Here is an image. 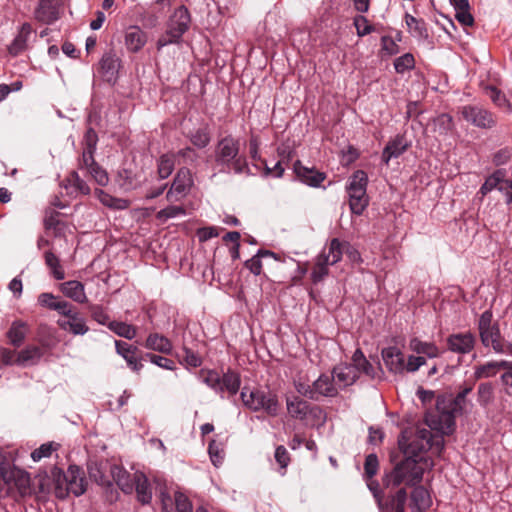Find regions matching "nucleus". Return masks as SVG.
I'll list each match as a JSON object with an SVG mask.
<instances>
[{"mask_svg":"<svg viewBox=\"0 0 512 512\" xmlns=\"http://www.w3.org/2000/svg\"><path fill=\"white\" fill-rule=\"evenodd\" d=\"M434 463L428 456L420 458L405 457L383 478V485L386 489H394L400 485L416 486L423 478L426 470L433 467Z\"/></svg>","mask_w":512,"mask_h":512,"instance_id":"f257e3e1","label":"nucleus"},{"mask_svg":"<svg viewBox=\"0 0 512 512\" xmlns=\"http://www.w3.org/2000/svg\"><path fill=\"white\" fill-rule=\"evenodd\" d=\"M398 444L406 457L420 458L427 456L426 452L432 450L433 454L440 455L444 449L443 436H433L426 428H407L402 431Z\"/></svg>","mask_w":512,"mask_h":512,"instance_id":"f03ea898","label":"nucleus"},{"mask_svg":"<svg viewBox=\"0 0 512 512\" xmlns=\"http://www.w3.org/2000/svg\"><path fill=\"white\" fill-rule=\"evenodd\" d=\"M215 162L222 171L242 174L248 171L246 157L240 154L239 141L231 136L221 139L215 149Z\"/></svg>","mask_w":512,"mask_h":512,"instance_id":"7ed1b4c3","label":"nucleus"},{"mask_svg":"<svg viewBox=\"0 0 512 512\" xmlns=\"http://www.w3.org/2000/svg\"><path fill=\"white\" fill-rule=\"evenodd\" d=\"M55 495L64 499L69 493L81 496L87 489L83 471L76 465H70L66 472H54Z\"/></svg>","mask_w":512,"mask_h":512,"instance_id":"20e7f679","label":"nucleus"},{"mask_svg":"<svg viewBox=\"0 0 512 512\" xmlns=\"http://www.w3.org/2000/svg\"><path fill=\"white\" fill-rule=\"evenodd\" d=\"M240 396L244 406L248 409L254 412L263 410L269 416H277L280 405L276 394L260 389L249 390L244 387Z\"/></svg>","mask_w":512,"mask_h":512,"instance_id":"39448f33","label":"nucleus"},{"mask_svg":"<svg viewBox=\"0 0 512 512\" xmlns=\"http://www.w3.org/2000/svg\"><path fill=\"white\" fill-rule=\"evenodd\" d=\"M368 176L363 170L355 171L348 180L347 192L352 213L361 215L369 203L366 192Z\"/></svg>","mask_w":512,"mask_h":512,"instance_id":"423d86ee","label":"nucleus"},{"mask_svg":"<svg viewBox=\"0 0 512 512\" xmlns=\"http://www.w3.org/2000/svg\"><path fill=\"white\" fill-rule=\"evenodd\" d=\"M367 480V486L373 493L380 512H405V505L407 501V492L405 488H400L395 492V494L388 495L385 498L379 490L378 483L371 479Z\"/></svg>","mask_w":512,"mask_h":512,"instance_id":"0eeeda50","label":"nucleus"},{"mask_svg":"<svg viewBox=\"0 0 512 512\" xmlns=\"http://www.w3.org/2000/svg\"><path fill=\"white\" fill-rule=\"evenodd\" d=\"M478 331L484 347H492L495 352L503 351L501 333L497 322L493 321L490 310L484 311L478 319Z\"/></svg>","mask_w":512,"mask_h":512,"instance_id":"6e6552de","label":"nucleus"},{"mask_svg":"<svg viewBox=\"0 0 512 512\" xmlns=\"http://www.w3.org/2000/svg\"><path fill=\"white\" fill-rule=\"evenodd\" d=\"M190 21L188 9L185 6L178 7L169 19L166 36L158 40V46L164 47L177 42L188 30Z\"/></svg>","mask_w":512,"mask_h":512,"instance_id":"1a4fd4ad","label":"nucleus"},{"mask_svg":"<svg viewBox=\"0 0 512 512\" xmlns=\"http://www.w3.org/2000/svg\"><path fill=\"white\" fill-rule=\"evenodd\" d=\"M443 403H437V411L426 415V423L431 430H435L442 435H449L455 428V413Z\"/></svg>","mask_w":512,"mask_h":512,"instance_id":"9d476101","label":"nucleus"},{"mask_svg":"<svg viewBox=\"0 0 512 512\" xmlns=\"http://www.w3.org/2000/svg\"><path fill=\"white\" fill-rule=\"evenodd\" d=\"M2 482L9 488H15L21 495L29 492L30 476L27 472L10 466L9 463L0 464Z\"/></svg>","mask_w":512,"mask_h":512,"instance_id":"9b49d317","label":"nucleus"},{"mask_svg":"<svg viewBox=\"0 0 512 512\" xmlns=\"http://www.w3.org/2000/svg\"><path fill=\"white\" fill-rule=\"evenodd\" d=\"M193 185L191 172L188 168H181L178 170L173 183L166 194L169 202H178L182 200L190 191Z\"/></svg>","mask_w":512,"mask_h":512,"instance_id":"f8f14e48","label":"nucleus"},{"mask_svg":"<svg viewBox=\"0 0 512 512\" xmlns=\"http://www.w3.org/2000/svg\"><path fill=\"white\" fill-rule=\"evenodd\" d=\"M461 115L467 122L478 128L490 129L496 124L493 114L481 106H464Z\"/></svg>","mask_w":512,"mask_h":512,"instance_id":"ddd939ff","label":"nucleus"},{"mask_svg":"<svg viewBox=\"0 0 512 512\" xmlns=\"http://www.w3.org/2000/svg\"><path fill=\"white\" fill-rule=\"evenodd\" d=\"M162 512H193L192 504L188 497L182 492H175L170 496L167 492H160Z\"/></svg>","mask_w":512,"mask_h":512,"instance_id":"4468645a","label":"nucleus"},{"mask_svg":"<svg viewBox=\"0 0 512 512\" xmlns=\"http://www.w3.org/2000/svg\"><path fill=\"white\" fill-rule=\"evenodd\" d=\"M286 407L288 414L295 419L304 420L309 414L318 416L322 413L318 407H311L307 401L298 396H287Z\"/></svg>","mask_w":512,"mask_h":512,"instance_id":"2eb2a0df","label":"nucleus"},{"mask_svg":"<svg viewBox=\"0 0 512 512\" xmlns=\"http://www.w3.org/2000/svg\"><path fill=\"white\" fill-rule=\"evenodd\" d=\"M381 356L389 372L398 375L405 374V355L398 347L389 346L382 349Z\"/></svg>","mask_w":512,"mask_h":512,"instance_id":"dca6fc26","label":"nucleus"},{"mask_svg":"<svg viewBox=\"0 0 512 512\" xmlns=\"http://www.w3.org/2000/svg\"><path fill=\"white\" fill-rule=\"evenodd\" d=\"M332 374L337 386L340 388H346L353 385L363 372L348 363H341L333 368Z\"/></svg>","mask_w":512,"mask_h":512,"instance_id":"f3484780","label":"nucleus"},{"mask_svg":"<svg viewBox=\"0 0 512 512\" xmlns=\"http://www.w3.org/2000/svg\"><path fill=\"white\" fill-rule=\"evenodd\" d=\"M476 343L475 336L470 333H455L447 338L448 349L457 354L470 353Z\"/></svg>","mask_w":512,"mask_h":512,"instance_id":"a211bd4d","label":"nucleus"},{"mask_svg":"<svg viewBox=\"0 0 512 512\" xmlns=\"http://www.w3.org/2000/svg\"><path fill=\"white\" fill-rule=\"evenodd\" d=\"M120 68V59L110 51L105 53L99 62V73L107 82H115Z\"/></svg>","mask_w":512,"mask_h":512,"instance_id":"6ab92c4d","label":"nucleus"},{"mask_svg":"<svg viewBox=\"0 0 512 512\" xmlns=\"http://www.w3.org/2000/svg\"><path fill=\"white\" fill-rule=\"evenodd\" d=\"M115 349L117 354L124 358L131 370L139 372L143 368L140 359L137 357L138 348L136 346L124 341L116 340Z\"/></svg>","mask_w":512,"mask_h":512,"instance_id":"aec40b11","label":"nucleus"},{"mask_svg":"<svg viewBox=\"0 0 512 512\" xmlns=\"http://www.w3.org/2000/svg\"><path fill=\"white\" fill-rule=\"evenodd\" d=\"M338 393L337 384L335 379L332 376L321 374L314 382H313V395H315L314 400H318L319 397H334Z\"/></svg>","mask_w":512,"mask_h":512,"instance_id":"412c9836","label":"nucleus"},{"mask_svg":"<svg viewBox=\"0 0 512 512\" xmlns=\"http://www.w3.org/2000/svg\"><path fill=\"white\" fill-rule=\"evenodd\" d=\"M409 143L403 135H397L394 139L390 140L382 152V160L388 165L389 161L393 158L401 156L408 148Z\"/></svg>","mask_w":512,"mask_h":512,"instance_id":"4be33fe9","label":"nucleus"},{"mask_svg":"<svg viewBox=\"0 0 512 512\" xmlns=\"http://www.w3.org/2000/svg\"><path fill=\"white\" fill-rule=\"evenodd\" d=\"M110 474L112 479L125 494H131L134 491V473L131 475L122 467L111 465Z\"/></svg>","mask_w":512,"mask_h":512,"instance_id":"5701e85b","label":"nucleus"},{"mask_svg":"<svg viewBox=\"0 0 512 512\" xmlns=\"http://www.w3.org/2000/svg\"><path fill=\"white\" fill-rule=\"evenodd\" d=\"M134 481V491L138 501L142 504H149L152 500V488L147 476L141 471H136L134 472Z\"/></svg>","mask_w":512,"mask_h":512,"instance_id":"b1692460","label":"nucleus"},{"mask_svg":"<svg viewBox=\"0 0 512 512\" xmlns=\"http://www.w3.org/2000/svg\"><path fill=\"white\" fill-rule=\"evenodd\" d=\"M32 32V27L29 23H23L11 44L8 46V53L11 56H18L27 48V42Z\"/></svg>","mask_w":512,"mask_h":512,"instance_id":"393cba45","label":"nucleus"},{"mask_svg":"<svg viewBox=\"0 0 512 512\" xmlns=\"http://www.w3.org/2000/svg\"><path fill=\"white\" fill-rule=\"evenodd\" d=\"M147 42V36L137 26L129 27L125 32V45L130 52H138Z\"/></svg>","mask_w":512,"mask_h":512,"instance_id":"a878e982","label":"nucleus"},{"mask_svg":"<svg viewBox=\"0 0 512 512\" xmlns=\"http://www.w3.org/2000/svg\"><path fill=\"white\" fill-rule=\"evenodd\" d=\"M294 172L302 182L313 187L319 186L325 179V176L322 173L303 166L300 161L295 162Z\"/></svg>","mask_w":512,"mask_h":512,"instance_id":"bb28decb","label":"nucleus"},{"mask_svg":"<svg viewBox=\"0 0 512 512\" xmlns=\"http://www.w3.org/2000/svg\"><path fill=\"white\" fill-rule=\"evenodd\" d=\"M57 324L62 330L68 331L74 335H84L89 330L84 318H82L78 313L67 319H59Z\"/></svg>","mask_w":512,"mask_h":512,"instance_id":"cd10ccee","label":"nucleus"},{"mask_svg":"<svg viewBox=\"0 0 512 512\" xmlns=\"http://www.w3.org/2000/svg\"><path fill=\"white\" fill-rule=\"evenodd\" d=\"M62 293L77 303H86L87 296L84 285L77 280H70L60 285Z\"/></svg>","mask_w":512,"mask_h":512,"instance_id":"c85d7f7f","label":"nucleus"},{"mask_svg":"<svg viewBox=\"0 0 512 512\" xmlns=\"http://www.w3.org/2000/svg\"><path fill=\"white\" fill-rule=\"evenodd\" d=\"M410 35L420 41H425L429 38L428 29L423 19H418L409 13L404 16Z\"/></svg>","mask_w":512,"mask_h":512,"instance_id":"c756f323","label":"nucleus"},{"mask_svg":"<svg viewBox=\"0 0 512 512\" xmlns=\"http://www.w3.org/2000/svg\"><path fill=\"white\" fill-rule=\"evenodd\" d=\"M409 348L419 356L425 355L430 359L437 358L441 355V351L433 342H424L417 337H413L409 341Z\"/></svg>","mask_w":512,"mask_h":512,"instance_id":"7c9ffc66","label":"nucleus"},{"mask_svg":"<svg viewBox=\"0 0 512 512\" xmlns=\"http://www.w3.org/2000/svg\"><path fill=\"white\" fill-rule=\"evenodd\" d=\"M144 346L149 350L157 351L163 354H170L172 351L171 341L159 333L149 334L144 343Z\"/></svg>","mask_w":512,"mask_h":512,"instance_id":"2f4dec72","label":"nucleus"},{"mask_svg":"<svg viewBox=\"0 0 512 512\" xmlns=\"http://www.w3.org/2000/svg\"><path fill=\"white\" fill-rule=\"evenodd\" d=\"M111 465H109L110 467ZM108 463L89 462L87 469L91 480L95 481L100 486H110L111 480L106 475Z\"/></svg>","mask_w":512,"mask_h":512,"instance_id":"473e14b6","label":"nucleus"},{"mask_svg":"<svg viewBox=\"0 0 512 512\" xmlns=\"http://www.w3.org/2000/svg\"><path fill=\"white\" fill-rule=\"evenodd\" d=\"M431 504L429 492L422 486L414 488L411 494L412 512H423Z\"/></svg>","mask_w":512,"mask_h":512,"instance_id":"72a5a7b5","label":"nucleus"},{"mask_svg":"<svg viewBox=\"0 0 512 512\" xmlns=\"http://www.w3.org/2000/svg\"><path fill=\"white\" fill-rule=\"evenodd\" d=\"M241 385L240 375L232 370H228L221 377V391L220 395L223 397L224 391H227L230 395H235L239 391Z\"/></svg>","mask_w":512,"mask_h":512,"instance_id":"f704fd0d","label":"nucleus"},{"mask_svg":"<svg viewBox=\"0 0 512 512\" xmlns=\"http://www.w3.org/2000/svg\"><path fill=\"white\" fill-rule=\"evenodd\" d=\"M35 18L40 22L50 24L57 20L58 13L49 0H41L35 10Z\"/></svg>","mask_w":512,"mask_h":512,"instance_id":"c9c22d12","label":"nucleus"},{"mask_svg":"<svg viewBox=\"0 0 512 512\" xmlns=\"http://www.w3.org/2000/svg\"><path fill=\"white\" fill-rule=\"evenodd\" d=\"M95 195L99 199V201L106 207L115 210H124L129 207L130 202L123 198L114 197L102 189H96Z\"/></svg>","mask_w":512,"mask_h":512,"instance_id":"e433bc0d","label":"nucleus"},{"mask_svg":"<svg viewBox=\"0 0 512 512\" xmlns=\"http://www.w3.org/2000/svg\"><path fill=\"white\" fill-rule=\"evenodd\" d=\"M344 245L337 238L331 240L329 246L320 253L321 256L327 258L328 264L334 265L338 263L343 255Z\"/></svg>","mask_w":512,"mask_h":512,"instance_id":"4c0bfd02","label":"nucleus"},{"mask_svg":"<svg viewBox=\"0 0 512 512\" xmlns=\"http://www.w3.org/2000/svg\"><path fill=\"white\" fill-rule=\"evenodd\" d=\"M351 366H355L363 372V374L374 378L375 377V369L372 366V364L366 359L363 352L360 349H357L353 356H352V362L348 363Z\"/></svg>","mask_w":512,"mask_h":512,"instance_id":"58836bf2","label":"nucleus"},{"mask_svg":"<svg viewBox=\"0 0 512 512\" xmlns=\"http://www.w3.org/2000/svg\"><path fill=\"white\" fill-rule=\"evenodd\" d=\"M329 264L327 258L320 254L316 257L315 263L311 272V280L314 284L321 282L329 273Z\"/></svg>","mask_w":512,"mask_h":512,"instance_id":"ea45409f","label":"nucleus"},{"mask_svg":"<svg viewBox=\"0 0 512 512\" xmlns=\"http://www.w3.org/2000/svg\"><path fill=\"white\" fill-rule=\"evenodd\" d=\"M26 324L22 321H14L7 333L12 345L19 347L26 336Z\"/></svg>","mask_w":512,"mask_h":512,"instance_id":"a19ab883","label":"nucleus"},{"mask_svg":"<svg viewBox=\"0 0 512 512\" xmlns=\"http://www.w3.org/2000/svg\"><path fill=\"white\" fill-rule=\"evenodd\" d=\"M108 328L120 337L131 340L135 338L137 330L134 326L125 322L112 321L108 323Z\"/></svg>","mask_w":512,"mask_h":512,"instance_id":"79ce46f5","label":"nucleus"},{"mask_svg":"<svg viewBox=\"0 0 512 512\" xmlns=\"http://www.w3.org/2000/svg\"><path fill=\"white\" fill-rule=\"evenodd\" d=\"M45 264L50 269L51 274L56 280H62L65 278V272L62 268L59 258L51 251H47L44 254Z\"/></svg>","mask_w":512,"mask_h":512,"instance_id":"37998d69","label":"nucleus"},{"mask_svg":"<svg viewBox=\"0 0 512 512\" xmlns=\"http://www.w3.org/2000/svg\"><path fill=\"white\" fill-rule=\"evenodd\" d=\"M41 356L42 353L40 348L36 346H30L18 353L16 362L19 365H26L38 361Z\"/></svg>","mask_w":512,"mask_h":512,"instance_id":"c03bdc74","label":"nucleus"},{"mask_svg":"<svg viewBox=\"0 0 512 512\" xmlns=\"http://www.w3.org/2000/svg\"><path fill=\"white\" fill-rule=\"evenodd\" d=\"M176 156L175 154H164L158 161V174L160 178L166 179L174 170Z\"/></svg>","mask_w":512,"mask_h":512,"instance_id":"a18cd8bd","label":"nucleus"},{"mask_svg":"<svg viewBox=\"0 0 512 512\" xmlns=\"http://www.w3.org/2000/svg\"><path fill=\"white\" fill-rule=\"evenodd\" d=\"M59 447L60 444L53 441L44 443L31 453V458L34 462H39L44 458H49L53 452H56L59 449Z\"/></svg>","mask_w":512,"mask_h":512,"instance_id":"49530a36","label":"nucleus"},{"mask_svg":"<svg viewBox=\"0 0 512 512\" xmlns=\"http://www.w3.org/2000/svg\"><path fill=\"white\" fill-rule=\"evenodd\" d=\"M494 398V388L491 383L485 382L478 386L477 401L482 407H487Z\"/></svg>","mask_w":512,"mask_h":512,"instance_id":"de8ad7c7","label":"nucleus"},{"mask_svg":"<svg viewBox=\"0 0 512 512\" xmlns=\"http://www.w3.org/2000/svg\"><path fill=\"white\" fill-rule=\"evenodd\" d=\"M274 256V253L268 250H259L256 255L245 262V267L254 275H259L262 271L261 257Z\"/></svg>","mask_w":512,"mask_h":512,"instance_id":"09e8293b","label":"nucleus"},{"mask_svg":"<svg viewBox=\"0 0 512 512\" xmlns=\"http://www.w3.org/2000/svg\"><path fill=\"white\" fill-rule=\"evenodd\" d=\"M505 174L502 170L495 171L492 175H490L483 185L480 187L479 192L484 196L493 189L497 188L499 190V185L501 183L502 178H504Z\"/></svg>","mask_w":512,"mask_h":512,"instance_id":"8fccbe9b","label":"nucleus"},{"mask_svg":"<svg viewBox=\"0 0 512 512\" xmlns=\"http://www.w3.org/2000/svg\"><path fill=\"white\" fill-rule=\"evenodd\" d=\"M453 128V119L448 114H441L433 120V129L435 132L445 135Z\"/></svg>","mask_w":512,"mask_h":512,"instance_id":"3c124183","label":"nucleus"},{"mask_svg":"<svg viewBox=\"0 0 512 512\" xmlns=\"http://www.w3.org/2000/svg\"><path fill=\"white\" fill-rule=\"evenodd\" d=\"M200 378L203 383H205L208 387L214 390L216 393L220 394L221 391V376L218 372L214 370L202 371L200 373Z\"/></svg>","mask_w":512,"mask_h":512,"instance_id":"603ef678","label":"nucleus"},{"mask_svg":"<svg viewBox=\"0 0 512 512\" xmlns=\"http://www.w3.org/2000/svg\"><path fill=\"white\" fill-rule=\"evenodd\" d=\"M472 391V386L462 389L454 399L450 400L447 407L460 414L466 406V396Z\"/></svg>","mask_w":512,"mask_h":512,"instance_id":"864d4df0","label":"nucleus"},{"mask_svg":"<svg viewBox=\"0 0 512 512\" xmlns=\"http://www.w3.org/2000/svg\"><path fill=\"white\" fill-rule=\"evenodd\" d=\"M498 373L496 369L495 361L487 362L483 365H479L475 367L474 378L475 380L490 378L495 376Z\"/></svg>","mask_w":512,"mask_h":512,"instance_id":"5fc2aeb1","label":"nucleus"},{"mask_svg":"<svg viewBox=\"0 0 512 512\" xmlns=\"http://www.w3.org/2000/svg\"><path fill=\"white\" fill-rule=\"evenodd\" d=\"M415 60L414 56L411 53H406L394 61V68L398 73H404L407 70H410L414 67Z\"/></svg>","mask_w":512,"mask_h":512,"instance_id":"6e6d98bb","label":"nucleus"},{"mask_svg":"<svg viewBox=\"0 0 512 512\" xmlns=\"http://www.w3.org/2000/svg\"><path fill=\"white\" fill-rule=\"evenodd\" d=\"M68 182L70 186L75 188V190L80 192L81 194L88 195L90 193V187L83 179L80 178L79 174L76 171L70 173Z\"/></svg>","mask_w":512,"mask_h":512,"instance_id":"4d7b16f0","label":"nucleus"},{"mask_svg":"<svg viewBox=\"0 0 512 512\" xmlns=\"http://www.w3.org/2000/svg\"><path fill=\"white\" fill-rule=\"evenodd\" d=\"M180 215H185V210L181 206H168L162 210H160L156 217L161 221H166L171 218L178 217Z\"/></svg>","mask_w":512,"mask_h":512,"instance_id":"13d9d810","label":"nucleus"},{"mask_svg":"<svg viewBox=\"0 0 512 512\" xmlns=\"http://www.w3.org/2000/svg\"><path fill=\"white\" fill-rule=\"evenodd\" d=\"M379 468V462L376 454H369L366 456L364 463V471L367 479H372Z\"/></svg>","mask_w":512,"mask_h":512,"instance_id":"bf43d9fd","label":"nucleus"},{"mask_svg":"<svg viewBox=\"0 0 512 512\" xmlns=\"http://www.w3.org/2000/svg\"><path fill=\"white\" fill-rule=\"evenodd\" d=\"M426 364V358L424 356L410 355L407 360L405 359V373H414L419 370L420 367Z\"/></svg>","mask_w":512,"mask_h":512,"instance_id":"052dcab7","label":"nucleus"},{"mask_svg":"<svg viewBox=\"0 0 512 512\" xmlns=\"http://www.w3.org/2000/svg\"><path fill=\"white\" fill-rule=\"evenodd\" d=\"M94 152L95 150L84 149L81 158L79 159V168L81 170H86L87 172L91 170L97 163L94 160Z\"/></svg>","mask_w":512,"mask_h":512,"instance_id":"680f3d73","label":"nucleus"},{"mask_svg":"<svg viewBox=\"0 0 512 512\" xmlns=\"http://www.w3.org/2000/svg\"><path fill=\"white\" fill-rule=\"evenodd\" d=\"M87 173L91 175L95 182L100 186H106L109 182L107 172L98 164L91 168V170H89Z\"/></svg>","mask_w":512,"mask_h":512,"instance_id":"e2e57ef3","label":"nucleus"},{"mask_svg":"<svg viewBox=\"0 0 512 512\" xmlns=\"http://www.w3.org/2000/svg\"><path fill=\"white\" fill-rule=\"evenodd\" d=\"M354 25L357 30V35L363 37L372 32L373 27L369 24L368 20L364 16H356L354 18Z\"/></svg>","mask_w":512,"mask_h":512,"instance_id":"0e129e2a","label":"nucleus"},{"mask_svg":"<svg viewBox=\"0 0 512 512\" xmlns=\"http://www.w3.org/2000/svg\"><path fill=\"white\" fill-rule=\"evenodd\" d=\"M183 352H184L183 359L187 366L196 368L202 364L201 357L198 354H196L195 352H193L192 350H190L188 348H184Z\"/></svg>","mask_w":512,"mask_h":512,"instance_id":"69168bd1","label":"nucleus"},{"mask_svg":"<svg viewBox=\"0 0 512 512\" xmlns=\"http://www.w3.org/2000/svg\"><path fill=\"white\" fill-rule=\"evenodd\" d=\"M191 142L198 148L206 147L210 142L209 134L204 130H197L191 137Z\"/></svg>","mask_w":512,"mask_h":512,"instance_id":"338daca9","label":"nucleus"},{"mask_svg":"<svg viewBox=\"0 0 512 512\" xmlns=\"http://www.w3.org/2000/svg\"><path fill=\"white\" fill-rule=\"evenodd\" d=\"M90 312L92 318L102 325H108L109 316L107 313L103 310L101 306L98 305H92L90 306Z\"/></svg>","mask_w":512,"mask_h":512,"instance_id":"774afa93","label":"nucleus"}]
</instances>
